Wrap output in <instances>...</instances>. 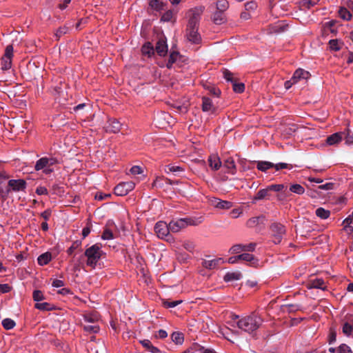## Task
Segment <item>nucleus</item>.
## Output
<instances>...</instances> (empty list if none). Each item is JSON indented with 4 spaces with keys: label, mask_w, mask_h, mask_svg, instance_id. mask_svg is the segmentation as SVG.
Listing matches in <instances>:
<instances>
[{
    "label": "nucleus",
    "mask_w": 353,
    "mask_h": 353,
    "mask_svg": "<svg viewBox=\"0 0 353 353\" xmlns=\"http://www.w3.org/2000/svg\"><path fill=\"white\" fill-rule=\"evenodd\" d=\"M263 322V319L261 316L252 312L250 315L245 316L237 321L236 324L241 330L252 333L259 329Z\"/></svg>",
    "instance_id": "f257e3e1"
},
{
    "label": "nucleus",
    "mask_w": 353,
    "mask_h": 353,
    "mask_svg": "<svg viewBox=\"0 0 353 353\" xmlns=\"http://www.w3.org/2000/svg\"><path fill=\"white\" fill-rule=\"evenodd\" d=\"M103 254L101 248L98 244H94L85 251V256L87 257L86 264L94 268Z\"/></svg>",
    "instance_id": "f03ea898"
},
{
    "label": "nucleus",
    "mask_w": 353,
    "mask_h": 353,
    "mask_svg": "<svg viewBox=\"0 0 353 353\" xmlns=\"http://www.w3.org/2000/svg\"><path fill=\"white\" fill-rule=\"evenodd\" d=\"M57 163L58 161L56 158L42 157L36 162L34 168L37 171L42 170L45 174H50L54 171V166Z\"/></svg>",
    "instance_id": "7ed1b4c3"
},
{
    "label": "nucleus",
    "mask_w": 353,
    "mask_h": 353,
    "mask_svg": "<svg viewBox=\"0 0 353 353\" xmlns=\"http://www.w3.org/2000/svg\"><path fill=\"white\" fill-rule=\"evenodd\" d=\"M204 10L205 7L203 6H199L188 10L187 12L188 27H198L201 16Z\"/></svg>",
    "instance_id": "20e7f679"
},
{
    "label": "nucleus",
    "mask_w": 353,
    "mask_h": 353,
    "mask_svg": "<svg viewBox=\"0 0 353 353\" xmlns=\"http://www.w3.org/2000/svg\"><path fill=\"white\" fill-rule=\"evenodd\" d=\"M189 225H196V223L190 219H180L169 223L170 232L174 233L179 232Z\"/></svg>",
    "instance_id": "39448f33"
},
{
    "label": "nucleus",
    "mask_w": 353,
    "mask_h": 353,
    "mask_svg": "<svg viewBox=\"0 0 353 353\" xmlns=\"http://www.w3.org/2000/svg\"><path fill=\"white\" fill-rule=\"evenodd\" d=\"M154 231L157 236L162 239L167 241L170 239V226L164 221H158L154 226Z\"/></svg>",
    "instance_id": "423d86ee"
},
{
    "label": "nucleus",
    "mask_w": 353,
    "mask_h": 353,
    "mask_svg": "<svg viewBox=\"0 0 353 353\" xmlns=\"http://www.w3.org/2000/svg\"><path fill=\"white\" fill-rule=\"evenodd\" d=\"M13 56V47L8 45L5 50V54L1 59L0 67L3 70H9L12 66V58Z\"/></svg>",
    "instance_id": "0eeeda50"
},
{
    "label": "nucleus",
    "mask_w": 353,
    "mask_h": 353,
    "mask_svg": "<svg viewBox=\"0 0 353 353\" xmlns=\"http://www.w3.org/2000/svg\"><path fill=\"white\" fill-rule=\"evenodd\" d=\"M135 183L133 181L121 182L114 188V193L117 196H125L134 190Z\"/></svg>",
    "instance_id": "6e6552de"
},
{
    "label": "nucleus",
    "mask_w": 353,
    "mask_h": 353,
    "mask_svg": "<svg viewBox=\"0 0 353 353\" xmlns=\"http://www.w3.org/2000/svg\"><path fill=\"white\" fill-rule=\"evenodd\" d=\"M271 230L274 236V242L279 243L285 233L284 225L279 223H273L271 225Z\"/></svg>",
    "instance_id": "1a4fd4ad"
},
{
    "label": "nucleus",
    "mask_w": 353,
    "mask_h": 353,
    "mask_svg": "<svg viewBox=\"0 0 353 353\" xmlns=\"http://www.w3.org/2000/svg\"><path fill=\"white\" fill-rule=\"evenodd\" d=\"M9 189L8 192L10 190L14 192L23 191L26 188V183L23 179H11L8 181Z\"/></svg>",
    "instance_id": "9d476101"
},
{
    "label": "nucleus",
    "mask_w": 353,
    "mask_h": 353,
    "mask_svg": "<svg viewBox=\"0 0 353 353\" xmlns=\"http://www.w3.org/2000/svg\"><path fill=\"white\" fill-rule=\"evenodd\" d=\"M187 39L192 43H199L201 40V36L198 33V27H188L186 33Z\"/></svg>",
    "instance_id": "9b49d317"
},
{
    "label": "nucleus",
    "mask_w": 353,
    "mask_h": 353,
    "mask_svg": "<svg viewBox=\"0 0 353 353\" xmlns=\"http://www.w3.org/2000/svg\"><path fill=\"white\" fill-rule=\"evenodd\" d=\"M202 110L209 114H213L216 112V108L210 98L204 97L202 99Z\"/></svg>",
    "instance_id": "f8f14e48"
},
{
    "label": "nucleus",
    "mask_w": 353,
    "mask_h": 353,
    "mask_svg": "<svg viewBox=\"0 0 353 353\" xmlns=\"http://www.w3.org/2000/svg\"><path fill=\"white\" fill-rule=\"evenodd\" d=\"M271 196H272L271 191L269 189V187L268 186L264 189L260 190L256 193V194L252 199V203H255L256 201H259V200H263V199L269 200V199H270Z\"/></svg>",
    "instance_id": "ddd939ff"
},
{
    "label": "nucleus",
    "mask_w": 353,
    "mask_h": 353,
    "mask_svg": "<svg viewBox=\"0 0 353 353\" xmlns=\"http://www.w3.org/2000/svg\"><path fill=\"white\" fill-rule=\"evenodd\" d=\"M211 204L216 208L228 210L232 208V203L230 201H223L218 198H213Z\"/></svg>",
    "instance_id": "4468645a"
},
{
    "label": "nucleus",
    "mask_w": 353,
    "mask_h": 353,
    "mask_svg": "<svg viewBox=\"0 0 353 353\" xmlns=\"http://www.w3.org/2000/svg\"><path fill=\"white\" fill-rule=\"evenodd\" d=\"M156 51L160 56H165L168 52V45L166 39L161 37L159 39L156 45Z\"/></svg>",
    "instance_id": "2eb2a0df"
},
{
    "label": "nucleus",
    "mask_w": 353,
    "mask_h": 353,
    "mask_svg": "<svg viewBox=\"0 0 353 353\" xmlns=\"http://www.w3.org/2000/svg\"><path fill=\"white\" fill-rule=\"evenodd\" d=\"M310 77V74L307 71L299 68L294 72L292 79L296 83L301 80H307Z\"/></svg>",
    "instance_id": "dca6fc26"
},
{
    "label": "nucleus",
    "mask_w": 353,
    "mask_h": 353,
    "mask_svg": "<svg viewBox=\"0 0 353 353\" xmlns=\"http://www.w3.org/2000/svg\"><path fill=\"white\" fill-rule=\"evenodd\" d=\"M121 123L116 119H110L105 126L107 132L117 133L121 130Z\"/></svg>",
    "instance_id": "f3484780"
},
{
    "label": "nucleus",
    "mask_w": 353,
    "mask_h": 353,
    "mask_svg": "<svg viewBox=\"0 0 353 353\" xmlns=\"http://www.w3.org/2000/svg\"><path fill=\"white\" fill-rule=\"evenodd\" d=\"M84 323L99 324L100 316L97 312L87 313L83 315Z\"/></svg>",
    "instance_id": "a211bd4d"
},
{
    "label": "nucleus",
    "mask_w": 353,
    "mask_h": 353,
    "mask_svg": "<svg viewBox=\"0 0 353 353\" xmlns=\"http://www.w3.org/2000/svg\"><path fill=\"white\" fill-rule=\"evenodd\" d=\"M208 163L213 170H218L221 166V161L216 154H212L209 157Z\"/></svg>",
    "instance_id": "6ab92c4d"
},
{
    "label": "nucleus",
    "mask_w": 353,
    "mask_h": 353,
    "mask_svg": "<svg viewBox=\"0 0 353 353\" xmlns=\"http://www.w3.org/2000/svg\"><path fill=\"white\" fill-rule=\"evenodd\" d=\"M212 20L216 24L224 23L227 20L226 14L223 12L215 10L212 14Z\"/></svg>",
    "instance_id": "aec40b11"
},
{
    "label": "nucleus",
    "mask_w": 353,
    "mask_h": 353,
    "mask_svg": "<svg viewBox=\"0 0 353 353\" xmlns=\"http://www.w3.org/2000/svg\"><path fill=\"white\" fill-rule=\"evenodd\" d=\"M223 263V260L221 258L214 259L210 260H205L203 261V266L207 269H214L219 266L220 263Z\"/></svg>",
    "instance_id": "412c9836"
},
{
    "label": "nucleus",
    "mask_w": 353,
    "mask_h": 353,
    "mask_svg": "<svg viewBox=\"0 0 353 353\" xmlns=\"http://www.w3.org/2000/svg\"><path fill=\"white\" fill-rule=\"evenodd\" d=\"M223 167L227 169V172L232 174L236 173V165L234 159L232 157H228L224 161Z\"/></svg>",
    "instance_id": "4be33fe9"
},
{
    "label": "nucleus",
    "mask_w": 353,
    "mask_h": 353,
    "mask_svg": "<svg viewBox=\"0 0 353 353\" xmlns=\"http://www.w3.org/2000/svg\"><path fill=\"white\" fill-rule=\"evenodd\" d=\"M342 134L341 132H336L327 138V143L330 145H336L340 143L342 141Z\"/></svg>",
    "instance_id": "5701e85b"
},
{
    "label": "nucleus",
    "mask_w": 353,
    "mask_h": 353,
    "mask_svg": "<svg viewBox=\"0 0 353 353\" xmlns=\"http://www.w3.org/2000/svg\"><path fill=\"white\" fill-rule=\"evenodd\" d=\"M241 274L239 272H230L225 274L223 279L225 282H230L232 281H238L241 279Z\"/></svg>",
    "instance_id": "b1692460"
},
{
    "label": "nucleus",
    "mask_w": 353,
    "mask_h": 353,
    "mask_svg": "<svg viewBox=\"0 0 353 353\" xmlns=\"http://www.w3.org/2000/svg\"><path fill=\"white\" fill-rule=\"evenodd\" d=\"M310 288H319L325 290L326 289V285L322 279H316L310 281Z\"/></svg>",
    "instance_id": "393cba45"
},
{
    "label": "nucleus",
    "mask_w": 353,
    "mask_h": 353,
    "mask_svg": "<svg viewBox=\"0 0 353 353\" xmlns=\"http://www.w3.org/2000/svg\"><path fill=\"white\" fill-rule=\"evenodd\" d=\"M216 10L225 13L229 8V3L227 0H217L216 1Z\"/></svg>",
    "instance_id": "a878e982"
},
{
    "label": "nucleus",
    "mask_w": 353,
    "mask_h": 353,
    "mask_svg": "<svg viewBox=\"0 0 353 353\" xmlns=\"http://www.w3.org/2000/svg\"><path fill=\"white\" fill-rule=\"evenodd\" d=\"M52 259V254L50 252H46L41 254L38 259L37 261L40 265H45L48 264Z\"/></svg>",
    "instance_id": "bb28decb"
},
{
    "label": "nucleus",
    "mask_w": 353,
    "mask_h": 353,
    "mask_svg": "<svg viewBox=\"0 0 353 353\" xmlns=\"http://www.w3.org/2000/svg\"><path fill=\"white\" fill-rule=\"evenodd\" d=\"M238 257L240 259V260H243L250 262L252 265H256L258 262V261L254 259V256L249 253L239 254L238 255Z\"/></svg>",
    "instance_id": "cd10ccee"
},
{
    "label": "nucleus",
    "mask_w": 353,
    "mask_h": 353,
    "mask_svg": "<svg viewBox=\"0 0 353 353\" xmlns=\"http://www.w3.org/2000/svg\"><path fill=\"white\" fill-rule=\"evenodd\" d=\"M141 344L145 347L148 350L152 353H157L159 352V349L152 345L150 341L148 339H144L140 341Z\"/></svg>",
    "instance_id": "c85d7f7f"
},
{
    "label": "nucleus",
    "mask_w": 353,
    "mask_h": 353,
    "mask_svg": "<svg viewBox=\"0 0 353 353\" xmlns=\"http://www.w3.org/2000/svg\"><path fill=\"white\" fill-rule=\"evenodd\" d=\"M171 339L172 341L177 345L182 344L184 341L183 334L179 332H173L171 335Z\"/></svg>",
    "instance_id": "c756f323"
},
{
    "label": "nucleus",
    "mask_w": 353,
    "mask_h": 353,
    "mask_svg": "<svg viewBox=\"0 0 353 353\" xmlns=\"http://www.w3.org/2000/svg\"><path fill=\"white\" fill-rule=\"evenodd\" d=\"M84 330L90 333H97L99 330V324L83 323Z\"/></svg>",
    "instance_id": "7c9ffc66"
},
{
    "label": "nucleus",
    "mask_w": 353,
    "mask_h": 353,
    "mask_svg": "<svg viewBox=\"0 0 353 353\" xmlns=\"http://www.w3.org/2000/svg\"><path fill=\"white\" fill-rule=\"evenodd\" d=\"M316 215L322 219H327L330 215V210H325L323 208H319L316 210Z\"/></svg>",
    "instance_id": "2f4dec72"
},
{
    "label": "nucleus",
    "mask_w": 353,
    "mask_h": 353,
    "mask_svg": "<svg viewBox=\"0 0 353 353\" xmlns=\"http://www.w3.org/2000/svg\"><path fill=\"white\" fill-rule=\"evenodd\" d=\"M274 165V163L269 161H259L257 163V168L263 172H265L268 169L273 168Z\"/></svg>",
    "instance_id": "473e14b6"
},
{
    "label": "nucleus",
    "mask_w": 353,
    "mask_h": 353,
    "mask_svg": "<svg viewBox=\"0 0 353 353\" xmlns=\"http://www.w3.org/2000/svg\"><path fill=\"white\" fill-rule=\"evenodd\" d=\"M141 52L143 54L150 57L154 54V48L150 43H146L143 46Z\"/></svg>",
    "instance_id": "72a5a7b5"
},
{
    "label": "nucleus",
    "mask_w": 353,
    "mask_h": 353,
    "mask_svg": "<svg viewBox=\"0 0 353 353\" xmlns=\"http://www.w3.org/2000/svg\"><path fill=\"white\" fill-rule=\"evenodd\" d=\"M290 190L297 194H303L305 192V188L300 184H293L290 185Z\"/></svg>",
    "instance_id": "f704fd0d"
},
{
    "label": "nucleus",
    "mask_w": 353,
    "mask_h": 353,
    "mask_svg": "<svg viewBox=\"0 0 353 353\" xmlns=\"http://www.w3.org/2000/svg\"><path fill=\"white\" fill-rule=\"evenodd\" d=\"M342 43L338 39H332L329 41L330 48L332 50L339 51L341 48Z\"/></svg>",
    "instance_id": "c9c22d12"
},
{
    "label": "nucleus",
    "mask_w": 353,
    "mask_h": 353,
    "mask_svg": "<svg viewBox=\"0 0 353 353\" xmlns=\"http://www.w3.org/2000/svg\"><path fill=\"white\" fill-rule=\"evenodd\" d=\"M15 325L14 321L9 318H6L2 321V325L6 330L12 329Z\"/></svg>",
    "instance_id": "e433bc0d"
},
{
    "label": "nucleus",
    "mask_w": 353,
    "mask_h": 353,
    "mask_svg": "<svg viewBox=\"0 0 353 353\" xmlns=\"http://www.w3.org/2000/svg\"><path fill=\"white\" fill-rule=\"evenodd\" d=\"M150 6L156 10H161L163 8V3L161 0H150Z\"/></svg>",
    "instance_id": "4c0bfd02"
},
{
    "label": "nucleus",
    "mask_w": 353,
    "mask_h": 353,
    "mask_svg": "<svg viewBox=\"0 0 353 353\" xmlns=\"http://www.w3.org/2000/svg\"><path fill=\"white\" fill-rule=\"evenodd\" d=\"M339 14L341 18L346 21L350 20L352 17V14H350V11H348L345 8H341L339 10Z\"/></svg>",
    "instance_id": "58836bf2"
},
{
    "label": "nucleus",
    "mask_w": 353,
    "mask_h": 353,
    "mask_svg": "<svg viewBox=\"0 0 353 353\" xmlns=\"http://www.w3.org/2000/svg\"><path fill=\"white\" fill-rule=\"evenodd\" d=\"M179 53L177 52H172L170 53L168 61L167 63V68H171L172 64L177 60Z\"/></svg>",
    "instance_id": "ea45409f"
},
{
    "label": "nucleus",
    "mask_w": 353,
    "mask_h": 353,
    "mask_svg": "<svg viewBox=\"0 0 353 353\" xmlns=\"http://www.w3.org/2000/svg\"><path fill=\"white\" fill-rule=\"evenodd\" d=\"M352 221H353V212H352V215L349 216L347 218H346L343 221V224L345 225V228L348 232H353V228L350 226V225L352 223Z\"/></svg>",
    "instance_id": "a19ab883"
},
{
    "label": "nucleus",
    "mask_w": 353,
    "mask_h": 353,
    "mask_svg": "<svg viewBox=\"0 0 353 353\" xmlns=\"http://www.w3.org/2000/svg\"><path fill=\"white\" fill-rule=\"evenodd\" d=\"M174 17V12L172 10H170L166 11L161 17V21H170Z\"/></svg>",
    "instance_id": "79ce46f5"
},
{
    "label": "nucleus",
    "mask_w": 353,
    "mask_h": 353,
    "mask_svg": "<svg viewBox=\"0 0 353 353\" xmlns=\"http://www.w3.org/2000/svg\"><path fill=\"white\" fill-rule=\"evenodd\" d=\"M182 303V300H178L174 301H169L168 300L163 301V304L165 307H174L179 304Z\"/></svg>",
    "instance_id": "37998d69"
},
{
    "label": "nucleus",
    "mask_w": 353,
    "mask_h": 353,
    "mask_svg": "<svg viewBox=\"0 0 353 353\" xmlns=\"http://www.w3.org/2000/svg\"><path fill=\"white\" fill-rule=\"evenodd\" d=\"M69 31V27L67 26H64L63 27H60L56 32L55 35L57 37L59 38L62 35L67 34Z\"/></svg>",
    "instance_id": "c03bdc74"
},
{
    "label": "nucleus",
    "mask_w": 353,
    "mask_h": 353,
    "mask_svg": "<svg viewBox=\"0 0 353 353\" xmlns=\"http://www.w3.org/2000/svg\"><path fill=\"white\" fill-rule=\"evenodd\" d=\"M101 238L103 240H110L114 238V236L110 229L105 228L102 234Z\"/></svg>",
    "instance_id": "a18cd8bd"
},
{
    "label": "nucleus",
    "mask_w": 353,
    "mask_h": 353,
    "mask_svg": "<svg viewBox=\"0 0 353 353\" xmlns=\"http://www.w3.org/2000/svg\"><path fill=\"white\" fill-rule=\"evenodd\" d=\"M233 83V90L235 92L241 93L244 91L245 85L243 83H236L235 81Z\"/></svg>",
    "instance_id": "49530a36"
},
{
    "label": "nucleus",
    "mask_w": 353,
    "mask_h": 353,
    "mask_svg": "<svg viewBox=\"0 0 353 353\" xmlns=\"http://www.w3.org/2000/svg\"><path fill=\"white\" fill-rule=\"evenodd\" d=\"M259 219V217H252L248 220L246 225L248 228H254L258 224Z\"/></svg>",
    "instance_id": "de8ad7c7"
},
{
    "label": "nucleus",
    "mask_w": 353,
    "mask_h": 353,
    "mask_svg": "<svg viewBox=\"0 0 353 353\" xmlns=\"http://www.w3.org/2000/svg\"><path fill=\"white\" fill-rule=\"evenodd\" d=\"M268 187L271 192H281L285 188V186L283 184H272L268 185Z\"/></svg>",
    "instance_id": "09e8293b"
},
{
    "label": "nucleus",
    "mask_w": 353,
    "mask_h": 353,
    "mask_svg": "<svg viewBox=\"0 0 353 353\" xmlns=\"http://www.w3.org/2000/svg\"><path fill=\"white\" fill-rule=\"evenodd\" d=\"M337 353H352V350L347 345L341 344L337 349Z\"/></svg>",
    "instance_id": "8fccbe9b"
},
{
    "label": "nucleus",
    "mask_w": 353,
    "mask_h": 353,
    "mask_svg": "<svg viewBox=\"0 0 353 353\" xmlns=\"http://www.w3.org/2000/svg\"><path fill=\"white\" fill-rule=\"evenodd\" d=\"M183 170V169L180 166L170 165L167 167L165 172H182Z\"/></svg>",
    "instance_id": "3c124183"
},
{
    "label": "nucleus",
    "mask_w": 353,
    "mask_h": 353,
    "mask_svg": "<svg viewBox=\"0 0 353 353\" xmlns=\"http://www.w3.org/2000/svg\"><path fill=\"white\" fill-rule=\"evenodd\" d=\"M353 330V327L347 323H345L343 326V332L347 335L350 336Z\"/></svg>",
    "instance_id": "603ef678"
},
{
    "label": "nucleus",
    "mask_w": 353,
    "mask_h": 353,
    "mask_svg": "<svg viewBox=\"0 0 353 353\" xmlns=\"http://www.w3.org/2000/svg\"><path fill=\"white\" fill-rule=\"evenodd\" d=\"M273 168H274L276 170H279L281 169H291L292 165H290L288 163H279L274 164Z\"/></svg>",
    "instance_id": "864d4df0"
},
{
    "label": "nucleus",
    "mask_w": 353,
    "mask_h": 353,
    "mask_svg": "<svg viewBox=\"0 0 353 353\" xmlns=\"http://www.w3.org/2000/svg\"><path fill=\"white\" fill-rule=\"evenodd\" d=\"M33 299L35 301H40L43 299V294L40 290H35L33 292Z\"/></svg>",
    "instance_id": "5fc2aeb1"
},
{
    "label": "nucleus",
    "mask_w": 353,
    "mask_h": 353,
    "mask_svg": "<svg viewBox=\"0 0 353 353\" xmlns=\"http://www.w3.org/2000/svg\"><path fill=\"white\" fill-rule=\"evenodd\" d=\"M301 3L303 7L307 8H310L315 5V2L312 0H302Z\"/></svg>",
    "instance_id": "6e6d98bb"
},
{
    "label": "nucleus",
    "mask_w": 353,
    "mask_h": 353,
    "mask_svg": "<svg viewBox=\"0 0 353 353\" xmlns=\"http://www.w3.org/2000/svg\"><path fill=\"white\" fill-rule=\"evenodd\" d=\"M223 77L228 81H231L232 83L234 81L232 73L228 70L223 71Z\"/></svg>",
    "instance_id": "4d7b16f0"
},
{
    "label": "nucleus",
    "mask_w": 353,
    "mask_h": 353,
    "mask_svg": "<svg viewBox=\"0 0 353 353\" xmlns=\"http://www.w3.org/2000/svg\"><path fill=\"white\" fill-rule=\"evenodd\" d=\"M231 251L233 253H239L243 251V245L241 244L235 245L231 248Z\"/></svg>",
    "instance_id": "13d9d810"
},
{
    "label": "nucleus",
    "mask_w": 353,
    "mask_h": 353,
    "mask_svg": "<svg viewBox=\"0 0 353 353\" xmlns=\"http://www.w3.org/2000/svg\"><path fill=\"white\" fill-rule=\"evenodd\" d=\"M130 172H131V174L134 175L139 174L142 173V169L141 168V167L138 165H134L131 168Z\"/></svg>",
    "instance_id": "bf43d9fd"
},
{
    "label": "nucleus",
    "mask_w": 353,
    "mask_h": 353,
    "mask_svg": "<svg viewBox=\"0 0 353 353\" xmlns=\"http://www.w3.org/2000/svg\"><path fill=\"white\" fill-rule=\"evenodd\" d=\"M48 305L47 303H37L35 305V307L41 310H48Z\"/></svg>",
    "instance_id": "052dcab7"
},
{
    "label": "nucleus",
    "mask_w": 353,
    "mask_h": 353,
    "mask_svg": "<svg viewBox=\"0 0 353 353\" xmlns=\"http://www.w3.org/2000/svg\"><path fill=\"white\" fill-rule=\"evenodd\" d=\"M155 336L159 339H165L168 336V333L164 330H159Z\"/></svg>",
    "instance_id": "680f3d73"
},
{
    "label": "nucleus",
    "mask_w": 353,
    "mask_h": 353,
    "mask_svg": "<svg viewBox=\"0 0 353 353\" xmlns=\"http://www.w3.org/2000/svg\"><path fill=\"white\" fill-rule=\"evenodd\" d=\"M243 245V251H253L255 249L256 244L253 243H250L249 244Z\"/></svg>",
    "instance_id": "e2e57ef3"
},
{
    "label": "nucleus",
    "mask_w": 353,
    "mask_h": 353,
    "mask_svg": "<svg viewBox=\"0 0 353 353\" xmlns=\"http://www.w3.org/2000/svg\"><path fill=\"white\" fill-rule=\"evenodd\" d=\"M36 192L39 195H44L48 194V190L45 187H38L36 190Z\"/></svg>",
    "instance_id": "0e129e2a"
},
{
    "label": "nucleus",
    "mask_w": 353,
    "mask_h": 353,
    "mask_svg": "<svg viewBox=\"0 0 353 353\" xmlns=\"http://www.w3.org/2000/svg\"><path fill=\"white\" fill-rule=\"evenodd\" d=\"M242 212L239 209H234L230 212V215L232 218H238Z\"/></svg>",
    "instance_id": "69168bd1"
},
{
    "label": "nucleus",
    "mask_w": 353,
    "mask_h": 353,
    "mask_svg": "<svg viewBox=\"0 0 353 353\" xmlns=\"http://www.w3.org/2000/svg\"><path fill=\"white\" fill-rule=\"evenodd\" d=\"M63 285H64V283L61 280L56 279V280H54L52 282V286L54 288H61V287L63 286Z\"/></svg>",
    "instance_id": "338daca9"
},
{
    "label": "nucleus",
    "mask_w": 353,
    "mask_h": 353,
    "mask_svg": "<svg viewBox=\"0 0 353 353\" xmlns=\"http://www.w3.org/2000/svg\"><path fill=\"white\" fill-rule=\"evenodd\" d=\"M245 9L247 10H254L256 7V3L254 2H248L245 5Z\"/></svg>",
    "instance_id": "774afa93"
}]
</instances>
